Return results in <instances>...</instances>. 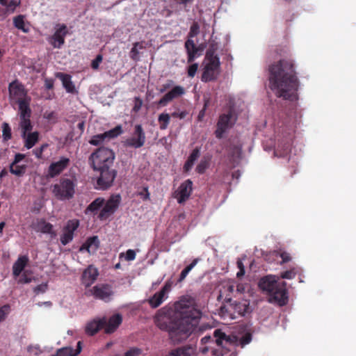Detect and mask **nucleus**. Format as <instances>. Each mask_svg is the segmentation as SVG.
<instances>
[{"label": "nucleus", "instance_id": "obj_1", "mask_svg": "<svg viewBox=\"0 0 356 356\" xmlns=\"http://www.w3.org/2000/svg\"><path fill=\"white\" fill-rule=\"evenodd\" d=\"M195 306L193 297L184 296L175 303L174 309L165 307L159 309L154 322L161 330L168 333L173 343H180L188 338L201 318L202 312Z\"/></svg>", "mask_w": 356, "mask_h": 356}, {"label": "nucleus", "instance_id": "obj_2", "mask_svg": "<svg viewBox=\"0 0 356 356\" xmlns=\"http://www.w3.org/2000/svg\"><path fill=\"white\" fill-rule=\"evenodd\" d=\"M269 87L277 97L295 100L300 81L296 70L295 63L291 58H282L269 65Z\"/></svg>", "mask_w": 356, "mask_h": 356}, {"label": "nucleus", "instance_id": "obj_3", "mask_svg": "<svg viewBox=\"0 0 356 356\" xmlns=\"http://www.w3.org/2000/svg\"><path fill=\"white\" fill-rule=\"evenodd\" d=\"M114 159V152L107 147H100L90 156V166L99 174L97 179L96 188L106 190L113 185L117 175V171L111 169Z\"/></svg>", "mask_w": 356, "mask_h": 356}, {"label": "nucleus", "instance_id": "obj_4", "mask_svg": "<svg viewBox=\"0 0 356 356\" xmlns=\"http://www.w3.org/2000/svg\"><path fill=\"white\" fill-rule=\"evenodd\" d=\"M213 340L210 336L202 338L201 343L203 346L200 347V351L206 356H223L229 351L227 345H231L229 337L227 336L220 330L214 331Z\"/></svg>", "mask_w": 356, "mask_h": 356}, {"label": "nucleus", "instance_id": "obj_5", "mask_svg": "<svg viewBox=\"0 0 356 356\" xmlns=\"http://www.w3.org/2000/svg\"><path fill=\"white\" fill-rule=\"evenodd\" d=\"M259 286L269 295L270 300H274L281 306L286 304L288 293L286 282H277L274 276L268 275L261 278Z\"/></svg>", "mask_w": 356, "mask_h": 356}, {"label": "nucleus", "instance_id": "obj_6", "mask_svg": "<svg viewBox=\"0 0 356 356\" xmlns=\"http://www.w3.org/2000/svg\"><path fill=\"white\" fill-rule=\"evenodd\" d=\"M216 51V48L214 45H211L206 52L205 65L201 76V80L203 82L216 81L220 74V62Z\"/></svg>", "mask_w": 356, "mask_h": 356}, {"label": "nucleus", "instance_id": "obj_7", "mask_svg": "<svg viewBox=\"0 0 356 356\" xmlns=\"http://www.w3.org/2000/svg\"><path fill=\"white\" fill-rule=\"evenodd\" d=\"M76 180L74 177H63L52 187V193L59 200H68L75 194Z\"/></svg>", "mask_w": 356, "mask_h": 356}, {"label": "nucleus", "instance_id": "obj_8", "mask_svg": "<svg viewBox=\"0 0 356 356\" xmlns=\"http://www.w3.org/2000/svg\"><path fill=\"white\" fill-rule=\"evenodd\" d=\"M229 104H233L232 99H230ZM236 120L237 117L235 115L234 104L230 105L227 113H222L219 116L216 130L215 131L216 137L221 139L224 134L234 125Z\"/></svg>", "mask_w": 356, "mask_h": 356}, {"label": "nucleus", "instance_id": "obj_9", "mask_svg": "<svg viewBox=\"0 0 356 356\" xmlns=\"http://www.w3.org/2000/svg\"><path fill=\"white\" fill-rule=\"evenodd\" d=\"M9 99L11 104H17L31 98L24 86L18 80H15L8 86Z\"/></svg>", "mask_w": 356, "mask_h": 356}, {"label": "nucleus", "instance_id": "obj_10", "mask_svg": "<svg viewBox=\"0 0 356 356\" xmlns=\"http://www.w3.org/2000/svg\"><path fill=\"white\" fill-rule=\"evenodd\" d=\"M121 202L120 195H112L107 201H105L97 218L100 220H106L111 216L118 209Z\"/></svg>", "mask_w": 356, "mask_h": 356}, {"label": "nucleus", "instance_id": "obj_11", "mask_svg": "<svg viewBox=\"0 0 356 356\" xmlns=\"http://www.w3.org/2000/svg\"><path fill=\"white\" fill-rule=\"evenodd\" d=\"M146 141L145 131L141 124H136L134 126L132 136L127 138L124 145L126 147H133L135 149L143 147Z\"/></svg>", "mask_w": 356, "mask_h": 356}, {"label": "nucleus", "instance_id": "obj_12", "mask_svg": "<svg viewBox=\"0 0 356 356\" xmlns=\"http://www.w3.org/2000/svg\"><path fill=\"white\" fill-rule=\"evenodd\" d=\"M122 134V126L118 125L115 128L108 131H105L103 134L93 136L89 140V143L92 145L98 146L102 144L104 140L115 138Z\"/></svg>", "mask_w": 356, "mask_h": 356}, {"label": "nucleus", "instance_id": "obj_13", "mask_svg": "<svg viewBox=\"0 0 356 356\" xmlns=\"http://www.w3.org/2000/svg\"><path fill=\"white\" fill-rule=\"evenodd\" d=\"M67 33V26L65 24H58L54 33L49 39V42L54 48L60 49L65 44V38Z\"/></svg>", "mask_w": 356, "mask_h": 356}, {"label": "nucleus", "instance_id": "obj_14", "mask_svg": "<svg viewBox=\"0 0 356 356\" xmlns=\"http://www.w3.org/2000/svg\"><path fill=\"white\" fill-rule=\"evenodd\" d=\"M79 226V221L78 220H70L67 222L66 225L63 229V234L60 236V243L63 245H66L73 240L74 233Z\"/></svg>", "mask_w": 356, "mask_h": 356}, {"label": "nucleus", "instance_id": "obj_15", "mask_svg": "<svg viewBox=\"0 0 356 356\" xmlns=\"http://www.w3.org/2000/svg\"><path fill=\"white\" fill-rule=\"evenodd\" d=\"M193 191V181L187 179L180 184L178 189L175 192V198L180 204H184L191 196Z\"/></svg>", "mask_w": 356, "mask_h": 356}, {"label": "nucleus", "instance_id": "obj_16", "mask_svg": "<svg viewBox=\"0 0 356 356\" xmlns=\"http://www.w3.org/2000/svg\"><path fill=\"white\" fill-rule=\"evenodd\" d=\"M172 284L170 282H167L162 287V289L154 294L152 297H151L148 300V303L152 308H157L159 307L165 299L167 298L168 293L171 290Z\"/></svg>", "mask_w": 356, "mask_h": 356}, {"label": "nucleus", "instance_id": "obj_17", "mask_svg": "<svg viewBox=\"0 0 356 356\" xmlns=\"http://www.w3.org/2000/svg\"><path fill=\"white\" fill-rule=\"evenodd\" d=\"M92 295L97 299L108 301L113 294L112 288L109 284H97L90 290Z\"/></svg>", "mask_w": 356, "mask_h": 356}, {"label": "nucleus", "instance_id": "obj_18", "mask_svg": "<svg viewBox=\"0 0 356 356\" xmlns=\"http://www.w3.org/2000/svg\"><path fill=\"white\" fill-rule=\"evenodd\" d=\"M70 159L66 157H61L56 162L50 164L48 168V175L53 178L60 175L70 164Z\"/></svg>", "mask_w": 356, "mask_h": 356}, {"label": "nucleus", "instance_id": "obj_19", "mask_svg": "<svg viewBox=\"0 0 356 356\" xmlns=\"http://www.w3.org/2000/svg\"><path fill=\"white\" fill-rule=\"evenodd\" d=\"M185 93V89L181 86H176L168 92L158 102V105L161 106H166L170 102L175 98L182 96Z\"/></svg>", "mask_w": 356, "mask_h": 356}, {"label": "nucleus", "instance_id": "obj_20", "mask_svg": "<svg viewBox=\"0 0 356 356\" xmlns=\"http://www.w3.org/2000/svg\"><path fill=\"white\" fill-rule=\"evenodd\" d=\"M99 275L98 270L92 265H90L83 272L81 280L82 283L86 286H90L97 278Z\"/></svg>", "mask_w": 356, "mask_h": 356}, {"label": "nucleus", "instance_id": "obj_21", "mask_svg": "<svg viewBox=\"0 0 356 356\" xmlns=\"http://www.w3.org/2000/svg\"><path fill=\"white\" fill-rule=\"evenodd\" d=\"M122 322V316L120 314H114L108 319L106 318V323L103 328L106 334L113 333Z\"/></svg>", "mask_w": 356, "mask_h": 356}, {"label": "nucleus", "instance_id": "obj_22", "mask_svg": "<svg viewBox=\"0 0 356 356\" xmlns=\"http://www.w3.org/2000/svg\"><path fill=\"white\" fill-rule=\"evenodd\" d=\"M106 323V317H103L98 320H93L87 323L85 332L90 336H93L103 328L104 325Z\"/></svg>", "mask_w": 356, "mask_h": 356}, {"label": "nucleus", "instance_id": "obj_23", "mask_svg": "<svg viewBox=\"0 0 356 356\" xmlns=\"http://www.w3.org/2000/svg\"><path fill=\"white\" fill-rule=\"evenodd\" d=\"M99 246V240L97 236H90L80 247L79 251H86L88 253L95 252Z\"/></svg>", "mask_w": 356, "mask_h": 356}, {"label": "nucleus", "instance_id": "obj_24", "mask_svg": "<svg viewBox=\"0 0 356 356\" xmlns=\"http://www.w3.org/2000/svg\"><path fill=\"white\" fill-rule=\"evenodd\" d=\"M39 132L38 131H29L21 134V136L24 140V146L27 149H31L39 140Z\"/></svg>", "mask_w": 356, "mask_h": 356}, {"label": "nucleus", "instance_id": "obj_25", "mask_svg": "<svg viewBox=\"0 0 356 356\" xmlns=\"http://www.w3.org/2000/svg\"><path fill=\"white\" fill-rule=\"evenodd\" d=\"M188 58L187 62L188 63H193L197 57L198 47L195 45L193 39H188L184 44Z\"/></svg>", "mask_w": 356, "mask_h": 356}, {"label": "nucleus", "instance_id": "obj_26", "mask_svg": "<svg viewBox=\"0 0 356 356\" xmlns=\"http://www.w3.org/2000/svg\"><path fill=\"white\" fill-rule=\"evenodd\" d=\"M105 203V200L103 197H97L95 199L86 209L85 213L86 215H96L98 211L102 209Z\"/></svg>", "mask_w": 356, "mask_h": 356}, {"label": "nucleus", "instance_id": "obj_27", "mask_svg": "<svg viewBox=\"0 0 356 356\" xmlns=\"http://www.w3.org/2000/svg\"><path fill=\"white\" fill-rule=\"evenodd\" d=\"M56 77L61 80L63 86L67 92L74 93L76 92L75 86L71 80L70 75L62 72H58L56 74Z\"/></svg>", "mask_w": 356, "mask_h": 356}, {"label": "nucleus", "instance_id": "obj_28", "mask_svg": "<svg viewBox=\"0 0 356 356\" xmlns=\"http://www.w3.org/2000/svg\"><path fill=\"white\" fill-rule=\"evenodd\" d=\"M29 262L27 256H20L13 266V274L15 277H18L23 271Z\"/></svg>", "mask_w": 356, "mask_h": 356}, {"label": "nucleus", "instance_id": "obj_29", "mask_svg": "<svg viewBox=\"0 0 356 356\" xmlns=\"http://www.w3.org/2000/svg\"><path fill=\"white\" fill-rule=\"evenodd\" d=\"M194 353L191 346H185L172 350L167 356H193Z\"/></svg>", "mask_w": 356, "mask_h": 356}, {"label": "nucleus", "instance_id": "obj_30", "mask_svg": "<svg viewBox=\"0 0 356 356\" xmlns=\"http://www.w3.org/2000/svg\"><path fill=\"white\" fill-rule=\"evenodd\" d=\"M200 155V147H196L191 153L189 156L188 157L186 161L185 162L184 165V170L185 172H189L193 165L195 161L198 159V157Z\"/></svg>", "mask_w": 356, "mask_h": 356}, {"label": "nucleus", "instance_id": "obj_31", "mask_svg": "<svg viewBox=\"0 0 356 356\" xmlns=\"http://www.w3.org/2000/svg\"><path fill=\"white\" fill-rule=\"evenodd\" d=\"M31 101V98H29L16 104L19 107L18 114L19 118L31 116V109L30 108Z\"/></svg>", "mask_w": 356, "mask_h": 356}, {"label": "nucleus", "instance_id": "obj_32", "mask_svg": "<svg viewBox=\"0 0 356 356\" xmlns=\"http://www.w3.org/2000/svg\"><path fill=\"white\" fill-rule=\"evenodd\" d=\"M234 286L231 284L224 286L222 289L220 291V294L218 297V300H223L226 302H230L232 300L231 293L234 292Z\"/></svg>", "mask_w": 356, "mask_h": 356}, {"label": "nucleus", "instance_id": "obj_33", "mask_svg": "<svg viewBox=\"0 0 356 356\" xmlns=\"http://www.w3.org/2000/svg\"><path fill=\"white\" fill-rule=\"evenodd\" d=\"M13 24L15 28L25 33H28L30 31V29L25 25L24 16L22 15H19L13 18Z\"/></svg>", "mask_w": 356, "mask_h": 356}, {"label": "nucleus", "instance_id": "obj_34", "mask_svg": "<svg viewBox=\"0 0 356 356\" xmlns=\"http://www.w3.org/2000/svg\"><path fill=\"white\" fill-rule=\"evenodd\" d=\"M19 127L22 133L31 131L33 129V124L31 121V117H21L19 118Z\"/></svg>", "mask_w": 356, "mask_h": 356}, {"label": "nucleus", "instance_id": "obj_35", "mask_svg": "<svg viewBox=\"0 0 356 356\" xmlns=\"http://www.w3.org/2000/svg\"><path fill=\"white\" fill-rule=\"evenodd\" d=\"M35 229L44 234H51L53 230V225L44 220H40L37 222Z\"/></svg>", "mask_w": 356, "mask_h": 356}, {"label": "nucleus", "instance_id": "obj_36", "mask_svg": "<svg viewBox=\"0 0 356 356\" xmlns=\"http://www.w3.org/2000/svg\"><path fill=\"white\" fill-rule=\"evenodd\" d=\"M80 353L79 350H74L72 347H64L58 349L55 355L50 356H76Z\"/></svg>", "mask_w": 356, "mask_h": 356}, {"label": "nucleus", "instance_id": "obj_37", "mask_svg": "<svg viewBox=\"0 0 356 356\" xmlns=\"http://www.w3.org/2000/svg\"><path fill=\"white\" fill-rule=\"evenodd\" d=\"M170 121V115L168 113H161L158 117V122L159 128L161 130H165L168 128Z\"/></svg>", "mask_w": 356, "mask_h": 356}, {"label": "nucleus", "instance_id": "obj_38", "mask_svg": "<svg viewBox=\"0 0 356 356\" xmlns=\"http://www.w3.org/2000/svg\"><path fill=\"white\" fill-rule=\"evenodd\" d=\"M26 167L25 165H20L15 164V165H13V164H10V166H9L10 172L12 173L13 175L17 176V177L23 176L26 172Z\"/></svg>", "mask_w": 356, "mask_h": 356}, {"label": "nucleus", "instance_id": "obj_39", "mask_svg": "<svg viewBox=\"0 0 356 356\" xmlns=\"http://www.w3.org/2000/svg\"><path fill=\"white\" fill-rule=\"evenodd\" d=\"M21 5L20 0H6V5H1L6 8V13H13L17 7Z\"/></svg>", "mask_w": 356, "mask_h": 356}, {"label": "nucleus", "instance_id": "obj_40", "mask_svg": "<svg viewBox=\"0 0 356 356\" xmlns=\"http://www.w3.org/2000/svg\"><path fill=\"white\" fill-rule=\"evenodd\" d=\"M144 47L143 45V42H136L133 44V47L130 51V57L134 60H138V49H142Z\"/></svg>", "mask_w": 356, "mask_h": 356}, {"label": "nucleus", "instance_id": "obj_41", "mask_svg": "<svg viewBox=\"0 0 356 356\" xmlns=\"http://www.w3.org/2000/svg\"><path fill=\"white\" fill-rule=\"evenodd\" d=\"M249 305L246 302H238L234 305V310L241 316H245L249 312Z\"/></svg>", "mask_w": 356, "mask_h": 356}, {"label": "nucleus", "instance_id": "obj_42", "mask_svg": "<svg viewBox=\"0 0 356 356\" xmlns=\"http://www.w3.org/2000/svg\"><path fill=\"white\" fill-rule=\"evenodd\" d=\"M198 261L197 259H195L191 264L187 266L181 273L178 279L179 282H181L188 275L189 272L195 267Z\"/></svg>", "mask_w": 356, "mask_h": 356}, {"label": "nucleus", "instance_id": "obj_43", "mask_svg": "<svg viewBox=\"0 0 356 356\" xmlns=\"http://www.w3.org/2000/svg\"><path fill=\"white\" fill-rule=\"evenodd\" d=\"M209 166V159L206 158L202 159L196 167V171L197 173L202 175L204 174L206 170Z\"/></svg>", "mask_w": 356, "mask_h": 356}, {"label": "nucleus", "instance_id": "obj_44", "mask_svg": "<svg viewBox=\"0 0 356 356\" xmlns=\"http://www.w3.org/2000/svg\"><path fill=\"white\" fill-rule=\"evenodd\" d=\"M2 136L6 141L9 140L12 138L11 128L6 122H3L2 124Z\"/></svg>", "mask_w": 356, "mask_h": 356}, {"label": "nucleus", "instance_id": "obj_45", "mask_svg": "<svg viewBox=\"0 0 356 356\" xmlns=\"http://www.w3.org/2000/svg\"><path fill=\"white\" fill-rule=\"evenodd\" d=\"M200 26L197 22H193L190 28V31L188 35V39H193L199 34Z\"/></svg>", "mask_w": 356, "mask_h": 356}, {"label": "nucleus", "instance_id": "obj_46", "mask_svg": "<svg viewBox=\"0 0 356 356\" xmlns=\"http://www.w3.org/2000/svg\"><path fill=\"white\" fill-rule=\"evenodd\" d=\"M10 307L9 305H4L0 307V323L4 321L10 313Z\"/></svg>", "mask_w": 356, "mask_h": 356}, {"label": "nucleus", "instance_id": "obj_47", "mask_svg": "<svg viewBox=\"0 0 356 356\" xmlns=\"http://www.w3.org/2000/svg\"><path fill=\"white\" fill-rule=\"evenodd\" d=\"M296 275V273L295 270L291 269L289 270H286V271L282 273L280 277L282 279L291 280L295 277Z\"/></svg>", "mask_w": 356, "mask_h": 356}, {"label": "nucleus", "instance_id": "obj_48", "mask_svg": "<svg viewBox=\"0 0 356 356\" xmlns=\"http://www.w3.org/2000/svg\"><path fill=\"white\" fill-rule=\"evenodd\" d=\"M103 56L102 54L97 55L96 58L92 60L91 63V67L93 70H98L99 67V64L102 62Z\"/></svg>", "mask_w": 356, "mask_h": 356}, {"label": "nucleus", "instance_id": "obj_49", "mask_svg": "<svg viewBox=\"0 0 356 356\" xmlns=\"http://www.w3.org/2000/svg\"><path fill=\"white\" fill-rule=\"evenodd\" d=\"M48 147L47 144H43L40 147L33 149V154L38 159H41L44 150Z\"/></svg>", "mask_w": 356, "mask_h": 356}, {"label": "nucleus", "instance_id": "obj_50", "mask_svg": "<svg viewBox=\"0 0 356 356\" xmlns=\"http://www.w3.org/2000/svg\"><path fill=\"white\" fill-rule=\"evenodd\" d=\"M47 288H48L47 283H42L41 284L36 286L33 289V291L35 294H39L40 293H43L47 290Z\"/></svg>", "mask_w": 356, "mask_h": 356}, {"label": "nucleus", "instance_id": "obj_51", "mask_svg": "<svg viewBox=\"0 0 356 356\" xmlns=\"http://www.w3.org/2000/svg\"><path fill=\"white\" fill-rule=\"evenodd\" d=\"M198 68V64L197 63H193L188 67V76L189 77H194L195 75L197 70Z\"/></svg>", "mask_w": 356, "mask_h": 356}, {"label": "nucleus", "instance_id": "obj_52", "mask_svg": "<svg viewBox=\"0 0 356 356\" xmlns=\"http://www.w3.org/2000/svg\"><path fill=\"white\" fill-rule=\"evenodd\" d=\"M252 340V334L250 333H246L241 338L240 343L242 346L248 344Z\"/></svg>", "mask_w": 356, "mask_h": 356}, {"label": "nucleus", "instance_id": "obj_53", "mask_svg": "<svg viewBox=\"0 0 356 356\" xmlns=\"http://www.w3.org/2000/svg\"><path fill=\"white\" fill-rule=\"evenodd\" d=\"M141 353V350L138 348H133L124 353V356H138Z\"/></svg>", "mask_w": 356, "mask_h": 356}, {"label": "nucleus", "instance_id": "obj_54", "mask_svg": "<svg viewBox=\"0 0 356 356\" xmlns=\"http://www.w3.org/2000/svg\"><path fill=\"white\" fill-rule=\"evenodd\" d=\"M186 115L187 112L185 111H182L181 112L175 111L170 114V117L179 119H184Z\"/></svg>", "mask_w": 356, "mask_h": 356}, {"label": "nucleus", "instance_id": "obj_55", "mask_svg": "<svg viewBox=\"0 0 356 356\" xmlns=\"http://www.w3.org/2000/svg\"><path fill=\"white\" fill-rule=\"evenodd\" d=\"M136 252L133 250H128L125 254V259L127 261H133L136 259Z\"/></svg>", "mask_w": 356, "mask_h": 356}, {"label": "nucleus", "instance_id": "obj_56", "mask_svg": "<svg viewBox=\"0 0 356 356\" xmlns=\"http://www.w3.org/2000/svg\"><path fill=\"white\" fill-rule=\"evenodd\" d=\"M25 158V155L20 153H17L15 156L13 161L10 163L13 165L18 164L21 161Z\"/></svg>", "mask_w": 356, "mask_h": 356}, {"label": "nucleus", "instance_id": "obj_57", "mask_svg": "<svg viewBox=\"0 0 356 356\" xmlns=\"http://www.w3.org/2000/svg\"><path fill=\"white\" fill-rule=\"evenodd\" d=\"M142 104V100L139 97H135V104L133 108V110L135 112H138L141 108Z\"/></svg>", "mask_w": 356, "mask_h": 356}, {"label": "nucleus", "instance_id": "obj_58", "mask_svg": "<svg viewBox=\"0 0 356 356\" xmlns=\"http://www.w3.org/2000/svg\"><path fill=\"white\" fill-rule=\"evenodd\" d=\"M280 257L282 258L281 263H286L291 261V257L290 254L286 252H282L280 253Z\"/></svg>", "mask_w": 356, "mask_h": 356}, {"label": "nucleus", "instance_id": "obj_59", "mask_svg": "<svg viewBox=\"0 0 356 356\" xmlns=\"http://www.w3.org/2000/svg\"><path fill=\"white\" fill-rule=\"evenodd\" d=\"M44 118L48 120H51L52 119H54L56 118V113L54 111L51 112H46L44 114Z\"/></svg>", "mask_w": 356, "mask_h": 356}, {"label": "nucleus", "instance_id": "obj_60", "mask_svg": "<svg viewBox=\"0 0 356 356\" xmlns=\"http://www.w3.org/2000/svg\"><path fill=\"white\" fill-rule=\"evenodd\" d=\"M275 52L280 56H285L287 55V53H288L287 50L285 49L284 48H280V49L277 48L275 50Z\"/></svg>", "mask_w": 356, "mask_h": 356}, {"label": "nucleus", "instance_id": "obj_61", "mask_svg": "<svg viewBox=\"0 0 356 356\" xmlns=\"http://www.w3.org/2000/svg\"><path fill=\"white\" fill-rule=\"evenodd\" d=\"M44 85L47 89H52L54 87V81L51 79H46L44 81Z\"/></svg>", "mask_w": 356, "mask_h": 356}, {"label": "nucleus", "instance_id": "obj_62", "mask_svg": "<svg viewBox=\"0 0 356 356\" xmlns=\"http://www.w3.org/2000/svg\"><path fill=\"white\" fill-rule=\"evenodd\" d=\"M77 128L79 130V136H81L84 131L85 122L83 121L79 122L77 124Z\"/></svg>", "mask_w": 356, "mask_h": 356}, {"label": "nucleus", "instance_id": "obj_63", "mask_svg": "<svg viewBox=\"0 0 356 356\" xmlns=\"http://www.w3.org/2000/svg\"><path fill=\"white\" fill-rule=\"evenodd\" d=\"M8 170L6 169V168H3V170H1V171L0 172V181H1L3 179V177H5L6 176L8 175Z\"/></svg>", "mask_w": 356, "mask_h": 356}, {"label": "nucleus", "instance_id": "obj_64", "mask_svg": "<svg viewBox=\"0 0 356 356\" xmlns=\"http://www.w3.org/2000/svg\"><path fill=\"white\" fill-rule=\"evenodd\" d=\"M172 81H169V83L163 84V88L161 90V92H163L165 90L168 89L172 86Z\"/></svg>", "mask_w": 356, "mask_h": 356}]
</instances>
